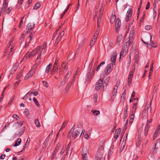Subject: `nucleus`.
I'll use <instances>...</instances> for the list:
<instances>
[{
  "instance_id": "f257e3e1",
  "label": "nucleus",
  "mask_w": 160,
  "mask_h": 160,
  "mask_svg": "<svg viewBox=\"0 0 160 160\" xmlns=\"http://www.w3.org/2000/svg\"><path fill=\"white\" fill-rule=\"evenodd\" d=\"M40 49V47H37L34 50H33L32 52H31L29 53L28 52L25 56H24V58H28L31 57H32L34 56L36 54L38 53Z\"/></svg>"
},
{
  "instance_id": "f03ea898",
  "label": "nucleus",
  "mask_w": 160,
  "mask_h": 160,
  "mask_svg": "<svg viewBox=\"0 0 160 160\" xmlns=\"http://www.w3.org/2000/svg\"><path fill=\"white\" fill-rule=\"evenodd\" d=\"M103 81V78H101L97 81L95 87L96 90L97 91H98L102 88V86L103 87L102 84Z\"/></svg>"
},
{
  "instance_id": "7ed1b4c3",
  "label": "nucleus",
  "mask_w": 160,
  "mask_h": 160,
  "mask_svg": "<svg viewBox=\"0 0 160 160\" xmlns=\"http://www.w3.org/2000/svg\"><path fill=\"white\" fill-rule=\"evenodd\" d=\"M35 24L34 22H29L26 28V32L27 33L33 30Z\"/></svg>"
},
{
  "instance_id": "20e7f679",
  "label": "nucleus",
  "mask_w": 160,
  "mask_h": 160,
  "mask_svg": "<svg viewBox=\"0 0 160 160\" xmlns=\"http://www.w3.org/2000/svg\"><path fill=\"white\" fill-rule=\"evenodd\" d=\"M36 67L34 66L31 69L30 71L27 74L25 77L24 78L25 80H26L28 79L29 78H30L32 76L33 74L34 73V72L35 71V69Z\"/></svg>"
},
{
  "instance_id": "39448f33",
  "label": "nucleus",
  "mask_w": 160,
  "mask_h": 160,
  "mask_svg": "<svg viewBox=\"0 0 160 160\" xmlns=\"http://www.w3.org/2000/svg\"><path fill=\"white\" fill-rule=\"evenodd\" d=\"M113 64L110 63L108 65L106 68L105 73L106 75H108L112 71L113 68Z\"/></svg>"
},
{
  "instance_id": "423d86ee",
  "label": "nucleus",
  "mask_w": 160,
  "mask_h": 160,
  "mask_svg": "<svg viewBox=\"0 0 160 160\" xmlns=\"http://www.w3.org/2000/svg\"><path fill=\"white\" fill-rule=\"evenodd\" d=\"M132 13V10L130 8L128 10L126 15L125 21L126 22H128L129 21L131 18Z\"/></svg>"
},
{
  "instance_id": "0eeeda50",
  "label": "nucleus",
  "mask_w": 160,
  "mask_h": 160,
  "mask_svg": "<svg viewBox=\"0 0 160 160\" xmlns=\"http://www.w3.org/2000/svg\"><path fill=\"white\" fill-rule=\"evenodd\" d=\"M117 52L116 51H114L112 55L111 56V61L112 62L113 65H115L117 58Z\"/></svg>"
},
{
  "instance_id": "6e6552de",
  "label": "nucleus",
  "mask_w": 160,
  "mask_h": 160,
  "mask_svg": "<svg viewBox=\"0 0 160 160\" xmlns=\"http://www.w3.org/2000/svg\"><path fill=\"white\" fill-rule=\"evenodd\" d=\"M34 33H35L34 32H31L29 35V42H28V40H26V42L24 46L25 48H26L28 46L30 42L32 40V38L33 37V35Z\"/></svg>"
},
{
  "instance_id": "1a4fd4ad",
  "label": "nucleus",
  "mask_w": 160,
  "mask_h": 160,
  "mask_svg": "<svg viewBox=\"0 0 160 160\" xmlns=\"http://www.w3.org/2000/svg\"><path fill=\"white\" fill-rule=\"evenodd\" d=\"M121 22L119 18H117L115 22V29L117 32L120 28V26L121 25Z\"/></svg>"
},
{
  "instance_id": "9d476101",
  "label": "nucleus",
  "mask_w": 160,
  "mask_h": 160,
  "mask_svg": "<svg viewBox=\"0 0 160 160\" xmlns=\"http://www.w3.org/2000/svg\"><path fill=\"white\" fill-rule=\"evenodd\" d=\"M64 34V31H63L62 32H61L60 33L58 37L57 38V39L56 40L55 44H56V45L58 44L60 41L61 40L62 37L63 36Z\"/></svg>"
},
{
  "instance_id": "9b49d317",
  "label": "nucleus",
  "mask_w": 160,
  "mask_h": 160,
  "mask_svg": "<svg viewBox=\"0 0 160 160\" xmlns=\"http://www.w3.org/2000/svg\"><path fill=\"white\" fill-rule=\"evenodd\" d=\"M24 122L23 121H19L15 123L13 125V126L16 128L21 127L23 124Z\"/></svg>"
},
{
  "instance_id": "f8f14e48",
  "label": "nucleus",
  "mask_w": 160,
  "mask_h": 160,
  "mask_svg": "<svg viewBox=\"0 0 160 160\" xmlns=\"http://www.w3.org/2000/svg\"><path fill=\"white\" fill-rule=\"evenodd\" d=\"M75 125H74L70 129L68 135V139H70L72 135L73 134V132L75 129Z\"/></svg>"
},
{
  "instance_id": "ddd939ff",
  "label": "nucleus",
  "mask_w": 160,
  "mask_h": 160,
  "mask_svg": "<svg viewBox=\"0 0 160 160\" xmlns=\"http://www.w3.org/2000/svg\"><path fill=\"white\" fill-rule=\"evenodd\" d=\"M41 53H40L38 56L35 61L36 64L34 65V67H37V65L40 63L41 57Z\"/></svg>"
},
{
  "instance_id": "4468645a",
  "label": "nucleus",
  "mask_w": 160,
  "mask_h": 160,
  "mask_svg": "<svg viewBox=\"0 0 160 160\" xmlns=\"http://www.w3.org/2000/svg\"><path fill=\"white\" fill-rule=\"evenodd\" d=\"M103 154L102 152H100L97 154L96 157V159L97 160H103Z\"/></svg>"
},
{
  "instance_id": "2eb2a0df",
  "label": "nucleus",
  "mask_w": 160,
  "mask_h": 160,
  "mask_svg": "<svg viewBox=\"0 0 160 160\" xmlns=\"http://www.w3.org/2000/svg\"><path fill=\"white\" fill-rule=\"evenodd\" d=\"M83 160H88L87 151L85 149H83L82 153Z\"/></svg>"
},
{
  "instance_id": "dca6fc26",
  "label": "nucleus",
  "mask_w": 160,
  "mask_h": 160,
  "mask_svg": "<svg viewBox=\"0 0 160 160\" xmlns=\"http://www.w3.org/2000/svg\"><path fill=\"white\" fill-rule=\"evenodd\" d=\"M80 133V131L78 130H76L74 133H73V134L72 137V138L73 140L74 139L77 137L79 135Z\"/></svg>"
},
{
  "instance_id": "f3484780",
  "label": "nucleus",
  "mask_w": 160,
  "mask_h": 160,
  "mask_svg": "<svg viewBox=\"0 0 160 160\" xmlns=\"http://www.w3.org/2000/svg\"><path fill=\"white\" fill-rule=\"evenodd\" d=\"M69 78V77L68 76H65L63 78V80L60 82V86H62L65 85L66 82H67Z\"/></svg>"
},
{
  "instance_id": "a211bd4d",
  "label": "nucleus",
  "mask_w": 160,
  "mask_h": 160,
  "mask_svg": "<svg viewBox=\"0 0 160 160\" xmlns=\"http://www.w3.org/2000/svg\"><path fill=\"white\" fill-rule=\"evenodd\" d=\"M104 4H102L101 5L98 15V16L100 17H101L102 16V15L104 10Z\"/></svg>"
},
{
  "instance_id": "6ab92c4d",
  "label": "nucleus",
  "mask_w": 160,
  "mask_h": 160,
  "mask_svg": "<svg viewBox=\"0 0 160 160\" xmlns=\"http://www.w3.org/2000/svg\"><path fill=\"white\" fill-rule=\"evenodd\" d=\"M125 110L123 112V118L124 119L128 117V105H126L125 108Z\"/></svg>"
},
{
  "instance_id": "aec40b11",
  "label": "nucleus",
  "mask_w": 160,
  "mask_h": 160,
  "mask_svg": "<svg viewBox=\"0 0 160 160\" xmlns=\"http://www.w3.org/2000/svg\"><path fill=\"white\" fill-rule=\"evenodd\" d=\"M94 73V71H92L91 74H90V71H89L87 73V80H90L91 78H92V74Z\"/></svg>"
},
{
  "instance_id": "412c9836",
  "label": "nucleus",
  "mask_w": 160,
  "mask_h": 160,
  "mask_svg": "<svg viewBox=\"0 0 160 160\" xmlns=\"http://www.w3.org/2000/svg\"><path fill=\"white\" fill-rule=\"evenodd\" d=\"M21 142V139L20 138H18L17 140V141L15 142V144L14 145V147H16L18 146Z\"/></svg>"
},
{
  "instance_id": "4be33fe9",
  "label": "nucleus",
  "mask_w": 160,
  "mask_h": 160,
  "mask_svg": "<svg viewBox=\"0 0 160 160\" xmlns=\"http://www.w3.org/2000/svg\"><path fill=\"white\" fill-rule=\"evenodd\" d=\"M41 5V3L40 2H37L34 6L33 9L37 10L40 8Z\"/></svg>"
},
{
  "instance_id": "5701e85b",
  "label": "nucleus",
  "mask_w": 160,
  "mask_h": 160,
  "mask_svg": "<svg viewBox=\"0 0 160 160\" xmlns=\"http://www.w3.org/2000/svg\"><path fill=\"white\" fill-rule=\"evenodd\" d=\"M19 65V63L18 62H16L15 65L12 68V71H13L14 72H15L16 70L18 68V66Z\"/></svg>"
},
{
  "instance_id": "b1692460",
  "label": "nucleus",
  "mask_w": 160,
  "mask_h": 160,
  "mask_svg": "<svg viewBox=\"0 0 160 160\" xmlns=\"http://www.w3.org/2000/svg\"><path fill=\"white\" fill-rule=\"evenodd\" d=\"M109 77H108L105 80L104 82L103 85V88L105 86H106L107 85L109 81Z\"/></svg>"
},
{
  "instance_id": "393cba45",
  "label": "nucleus",
  "mask_w": 160,
  "mask_h": 160,
  "mask_svg": "<svg viewBox=\"0 0 160 160\" xmlns=\"http://www.w3.org/2000/svg\"><path fill=\"white\" fill-rule=\"evenodd\" d=\"M152 102L151 100L150 102H149L148 104L147 105V108H148L149 110L151 113H152Z\"/></svg>"
},
{
  "instance_id": "a878e982",
  "label": "nucleus",
  "mask_w": 160,
  "mask_h": 160,
  "mask_svg": "<svg viewBox=\"0 0 160 160\" xmlns=\"http://www.w3.org/2000/svg\"><path fill=\"white\" fill-rule=\"evenodd\" d=\"M52 65L50 63L46 67V72L48 74L50 71V70L51 69V68L52 67Z\"/></svg>"
},
{
  "instance_id": "bb28decb",
  "label": "nucleus",
  "mask_w": 160,
  "mask_h": 160,
  "mask_svg": "<svg viewBox=\"0 0 160 160\" xmlns=\"http://www.w3.org/2000/svg\"><path fill=\"white\" fill-rule=\"evenodd\" d=\"M160 124L158 125L157 127V129L154 132V133L155 134H157L158 135H159V134L160 133Z\"/></svg>"
},
{
  "instance_id": "cd10ccee",
  "label": "nucleus",
  "mask_w": 160,
  "mask_h": 160,
  "mask_svg": "<svg viewBox=\"0 0 160 160\" xmlns=\"http://www.w3.org/2000/svg\"><path fill=\"white\" fill-rule=\"evenodd\" d=\"M139 55L138 52H137V53H136L134 55V58L135 60V62L137 63V64L138 63V61L139 60Z\"/></svg>"
},
{
  "instance_id": "c85d7f7f",
  "label": "nucleus",
  "mask_w": 160,
  "mask_h": 160,
  "mask_svg": "<svg viewBox=\"0 0 160 160\" xmlns=\"http://www.w3.org/2000/svg\"><path fill=\"white\" fill-rule=\"evenodd\" d=\"M34 122L37 127L39 128L40 127L41 125L38 119H36Z\"/></svg>"
},
{
  "instance_id": "c756f323",
  "label": "nucleus",
  "mask_w": 160,
  "mask_h": 160,
  "mask_svg": "<svg viewBox=\"0 0 160 160\" xmlns=\"http://www.w3.org/2000/svg\"><path fill=\"white\" fill-rule=\"evenodd\" d=\"M33 100L38 107L39 108L40 107V106L36 98L34 97L33 98Z\"/></svg>"
},
{
  "instance_id": "7c9ffc66",
  "label": "nucleus",
  "mask_w": 160,
  "mask_h": 160,
  "mask_svg": "<svg viewBox=\"0 0 160 160\" xmlns=\"http://www.w3.org/2000/svg\"><path fill=\"white\" fill-rule=\"evenodd\" d=\"M149 128L148 126H145L144 133V135L145 136H147Z\"/></svg>"
},
{
  "instance_id": "2f4dec72",
  "label": "nucleus",
  "mask_w": 160,
  "mask_h": 160,
  "mask_svg": "<svg viewBox=\"0 0 160 160\" xmlns=\"http://www.w3.org/2000/svg\"><path fill=\"white\" fill-rule=\"evenodd\" d=\"M91 112H92L94 116H97L99 114L100 112L98 110H92Z\"/></svg>"
},
{
  "instance_id": "473e14b6",
  "label": "nucleus",
  "mask_w": 160,
  "mask_h": 160,
  "mask_svg": "<svg viewBox=\"0 0 160 160\" xmlns=\"http://www.w3.org/2000/svg\"><path fill=\"white\" fill-rule=\"evenodd\" d=\"M116 18V17L115 15L112 14L110 18V22H113L115 20Z\"/></svg>"
},
{
  "instance_id": "72a5a7b5",
  "label": "nucleus",
  "mask_w": 160,
  "mask_h": 160,
  "mask_svg": "<svg viewBox=\"0 0 160 160\" xmlns=\"http://www.w3.org/2000/svg\"><path fill=\"white\" fill-rule=\"evenodd\" d=\"M22 71H20L16 77V79L18 80L20 78L22 75Z\"/></svg>"
},
{
  "instance_id": "f704fd0d",
  "label": "nucleus",
  "mask_w": 160,
  "mask_h": 160,
  "mask_svg": "<svg viewBox=\"0 0 160 160\" xmlns=\"http://www.w3.org/2000/svg\"><path fill=\"white\" fill-rule=\"evenodd\" d=\"M117 89L118 88L116 86H115L113 88V91L112 92V95L113 96H115L116 95Z\"/></svg>"
},
{
  "instance_id": "c9c22d12",
  "label": "nucleus",
  "mask_w": 160,
  "mask_h": 160,
  "mask_svg": "<svg viewBox=\"0 0 160 160\" xmlns=\"http://www.w3.org/2000/svg\"><path fill=\"white\" fill-rule=\"evenodd\" d=\"M67 123L68 122L67 121H65L63 122L62 125L59 130V131L63 129L67 125Z\"/></svg>"
},
{
  "instance_id": "e433bc0d",
  "label": "nucleus",
  "mask_w": 160,
  "mask_h": 160,
  "mask_svg": "<svg viewBox=\"0 0 160 160\" xmlns=\"http://www.w3.org/2000/svg\"><path fill=\"white\" fill-rule=\"evenodd\" d=\"M105 63V62L104 61L102 62H101L100 63L98 66L96 70V71L98 72L100 69L102 65L104 64Z\"/></svg>"
},
{
  "instance_id": "4c0bfd02",
  "label": "nucleus",
  "mask_w": 160,
  "mask_h": 160,
  "mask_svg": "<svg viewBox=\"0 0 160 160\" xmlns=\"http://www.w3.org/2000/svg\"><path fill=\"white\" fill-rule=\"evenodd\" d=\"M62 68L64 70H65L67 69L66 66V63L64 62H62L61 65Z\"/></svg>"
},
{
  "instance_id": "58836bf2",
  "label": "nucleus",
  "mask_w": 160,
  "mask_h": 160,
  "mask_svg": "<svg viewBox=\"0 0 160 160\" xmlns=\"http://www.w3.org/2000/svg\"><path fill=\"white\" fill-rule=\"evenodd\" d=\"M50 134L48 136L47 138L45 139V141L44 142V144L45 145L47 146L48 144V142L49 140Z\"/></svg>"
},
{
  "instance_id": "ea45409f",
  "label": "nucleus",
  "mask_w": 160,
  "mask_h": 160,
  "mask_svg": "<svg viewBox=\"0 0 160 160\" xmlns=\"http://www.w3.org/2000/svg\"><path fill=\"white\" fill-rule=\"evenodd\" d=\"M148 111L146 109H145L143 111L142 114V115L143 116L146 117L147 115Z\"/></svg>"
},
{
  "instance_id": "a19ab883",
  "label": "nucleus",
  "mask_w": 160,
  "mask_h": 160,
  "mask_svg": "<svg viewBox=\"0 0 160 160\" xmlns=\"http://www.w3.org/2000/svg\"><path fill=\"white\" fill-rule=\"evenodd\" d=\"M70 85H69V84H67L64 90L65 92L66 93H67L68 92L70 88Z\"/></svg>"
},
{
  "instance_id": "79ce46f5",
  "label": "nucleus",
  "mask_w": 160,
  "mask_h": 160,
  "mask_svg": "<svg viewBox=\"0 0 160 160\" xmlns=\"http://www.w3.org/2000/svg\"><path fill=\"white\" fill-rule=\"evenodd\" d=\"M160 142V138L158 139L157 140V142L155 143V148L153 149V151H154L155 149H158V147H156V145L158 142Z\"/></svg>"
},
{
  "instance_id": "37998d69",
  "label": "nucleus",
  "mask_w": 160,
  "mask_h": 160,
  "mask_svg": "<svg viewBox=\"0 0 160 160\" xmlns=\"http://www.w3.org/2000/svg\"><path fill=\"white\" fill-rule=\"evenodd\" d=\"M138 105V103L137 102L136 103H134L133 104V105L132 107V110L134 112H135L137 109V106Z\"/></svg>"
},
{
  "instance_id": "c03bdc74",
  "label": "nucleus",
  "mask_w": 160,
  "mask_h": 160,
  "mask_svg": "<svg viewBox=\"0 0 160 160\" xmlns=\"http://www.w3.org/2000/svg\"><path fill=\"white\" fill-rule=\"evenodd\" d=\"M128 120H127V121L126 122L125 124V125L124 126V127L123 128V129H124V133H125V131L126 130V129H127V125H128Z\"/></svg>"
},
{
  "instance_id": "a18cd8bd",
  "label": "nucleus",
  "mask_w": 160,
  "mask_h": 160,
  "mask_svg": "<svg viewBox=\"0 0 160 160\" xmlns=\"http://www.w3.org/2000/svg\"><path fill=\"white\" fill-rule=\"evenodd\" d=\"M57 152H53L52 153L51 157V160H53L56 157Z\"/></svg>"
},
{
  "instance_id": "49530a36",
  "label": "nucleus",
  "mask_w": 160,
  "mask_h": 160,
  "mask_svg": "<svg viewBox=\"0 0 160 160\" xmlns=\"http://www.w3.org/2000/svg\"><path fill=\"white\" fill-rule=\"evenodd\" d=\"M8 5V2H6V0H4L2 7L7 8Z\"/></svg>"
},
{
  "instance_id": "de8ad7c7",
  "label": "nucleus",
  "mask_w": 160,
  "mask_h": 160,
  "mask_svg": "<svg viewBox=\"0 0 160 160\" xmlns=\"http://www.w3.org/2000/svg\"><path fill=\"white\" fill-rule=\"evenodd\" d=\"M55 69V71H57L59 70L58 67V64H54L53 69Z\"/></svg>"
},
{
  "instance_id": "09e8293b",
  "label": "nucleus",
  "mask_w": 160,
  "mask_h": 160,
  "mask_svg": "<svg viewBox=\"0 0 160 160\" xmlns=\"http://www.w3.org/2000/svg\"><path fill=\"white\" fill-rule=\"evenodd\" d=\"M33 93L34 95L35 96H37L38 94V92H37L35 91L34 93H33L32 92H28L27 94H29V95H31Z\"/></svg>"
},
{
  "instance_id": "8fccbe9b",
  "label": "nucleus",
  "mask_w": 160,
  "mask_h": 160,
  "mask_svg": "<svg viewBox=\"0 0 160 160\" xmlns=\"http://www.w3.org/2000/svg\"><path fill=\"white\" fill-rule=\"evenodd\" d=\"M122 35H120L118 36V37L117 38V41L118 42H119L122 39Z\"/></svg>"
},
{
  "instance_id": "3c124183",
  "label": "nucleus",
  "mask_w": 160,
  "mask_h": 160,
  "mask_svg": "<svg viewBox=\"0 0 160 160\" xmlns=\"http://www.w3.org/2000/svg\"><path fill=\"white\" fill-rule=\"evenodd\" d=\"M98 98L97 94H94L93 95L94 100L95 102H96L97 101V99Z\"/></svg>"
},
{
  "instance_id": "603ef678",
  "label": "nucleus",
  "mask_w": 160,
  "mask_h": 160,
  "mask_svg": "<svg viewBox=\"0 0 160 160\" xmlns=\"http://www.w3.org/2000/svg\"><path fill=\"white\" fill-rule=\"evenodd\" d=\"M42 82L43 83V85L46 87L48 88V83L46 82H45L44 81H42Z\"/></svg>"
},
{
  "instance_id": "864d4df0",
  "label": "nucleus",
  "mask_w": 160,
  "mask_h": 160,
  "mask_svg": "<svg viewBox=\"0 0 160 160\" xmlns=\"http://www.w3.org/2000/svg\"><path fill=\"white\" fill-rule=\"evenodd\" d=\"M152 122V119H150L149 120H148L147 121L146 125L145 126H148L149 128L150 127V125H149V124L151 122Z\"/></svg>"
},
{
  "instance_id": "5fc2aeb1",
  "label": "nucleus",
  "mask_w": 160,
  "mask_h": 160,
  "mask_svg": "<svg viewBox=\"0 0 160 160\" xmlns=\"http://www.w3.org/2000/svg\"><path fill=\"white\" fill-rule=\"evenodd\" d=\"M151 38H151V36L150 41L151 42V45L152 47H154V48L156 47L157 46H156V44H155L152 42H151Z\"/></svg>"
},
{
  "instance_id": "6e6d98bb",
  "label": "nucleus",
  "mask_w": 160,
  "mask_h": 160,
  "mask_svg": "<svg viewBox=\"0 0 160 160\" xmlns=\"http://www.w3.org/2000/svg\"><path fill=\"white\" fill-rule=\"evenodd\" d=\"M12 9V7H9L6 10L7 13H9Z\"/></svg>"
},
{
  "instance_id": "4d7b16f0",
  "label": "nucleus",
  "mask_w": 160,
  "mask_h": 160,
  "mask_svg": "<svg viewBox=\"0 0 160 160\" xmlns=\"http://www.w3.org/2000/svg\"><path fill=\"white\" fill-rule=\"evenodd\" d=\"M6 8L4 7H3L2 6V8L0 11V12L2 13H4L5 11Z\"/></svg>"
},
{
  "instance_id": "13d9d810",
  "label": "nucleus",
  "mask_w": 160,
  "mask_h": 160,
  "mask_svg": "<svg viewBox=\"0 0 160 160\" xmlns=\"http://www.w3.org/2000/svg\"><path fill=\"white\" fill-rule=\"evenodd\" d=\"M64 147H63L62 148V149L61 151L59 153V155H62L63 153L65 151V149L64 148Z\"/></svg>"
},
{
  "instance_id": "bf43d9fd",
  "label": "nucleus",
  "mask_w": 160,
  "mask_h": 160,
  "mask_svg": "<svg viewBox=\"0 0 160 160\" xmlns=\"http://www.w3.org/2000/svg\"><path fill=\"white\" fill-rule=\"evenodd\" d=\"M126 97V92L125 91H124L123 92L122 94V95L121 97V98H123V99H124Z\"/></svg>"
},
{
  "instance_id": "052dcab7",
  "label": "nucleus",
  "mask_w": 160,
  "mask_h": 160,
  "mask_svg": "<svg viewBox=\"0 0 160 160\" xmlns=\"http://www.w3.org/2000/svg\"><path fill=\"white\" fill-rule=\"evenodd\" d=\"M128 136V133H126V135L123 138V142H126V140Z\"/></svg>"
},
{
  "instance_id": "680f3d73",
  "label": "nucleus",
  "mask_w": 160,
  "mask_h": 160,
  "mask_svg": "<svg viewBox=\"0 0 160 160\" xmlns=\"http://www.w3.org/2000/svg\"><path fill=\"white\" fill-rule=\"evenodd\" d=\"M25 34L24 32H23V33L22 34V36H21V38L20 39V40L21 41V42H22L24 40V37L23 36Z\"/></svg>"
},
{
  "instance_id": "e2e57ef3",
  "label": "nucleus",
  "mask_w": 160,
  "mask_h": 160,
  "mask_svg": "<svg viewBox=\"0 0 160 160\" xmlns=\"http://www.w3.org/2000/svg\"><path fill=\"white\" fill-rule=\"evenodd\" d=\"M85 138L86 139H88L89 137V135L88 133L86 132L84 135Z\"/></svg>"
},
{
  "instance_id": "0e129e2a",
  "label": "nucleus",
  "mask_w": 160,
  "mask_h": 160,
  "mask_svg": "<svg viewBox=\"0 0 160 160\" xmlns=\"http://www.w3.org/2000/svg\"><path fill=\"white\" fill-rule=\"evenodd\" d=\"M12 117L14 118H15L16 120H18L19 118V117L17 116V114H14L12 115Z\"/></svg>"
},
{
  "instance_id": "69168bd1",
  "label": "nucleus",
  "mask_w": 160,
  "mask_h": 160,
  "mask_svg": "<svg viewBox=\"0 0 160 160\" xmlns=\"http://www.w3.org/2000/svg\"><path fill=\"white\" fill-rule=\"evenodd\" d=\"M46 46V42H44L43 43V45L41 46V48L42 49H44L45 48Z\"/></svg>"
},
{
  "instance_id": "338daca9",
  "label": "nucleus",
  "mask_w": 160,
  "mask_h": 160,
  "mask_svg": "<svg viewBox=\"0 0 160 160\" xmlns=\"http://www.w3.org/2000/svg\"><path fill=\"white\" fill-rule=\"evenodd\" d=\"M133 73V72L132 71H131L130 72V74L129 75L128 78H132L133 76L132 73Z\"/></svg>"
},
{
  "instance_id": "774afa93",
  "label": "nucleus",
  "mask_w": 160,
  "mask_h": 160,
  "mask_svg": "<svg viewBox=\"0 0 160 160\" xmlns=\"http://www.w3.org/2000/svg\"><path fill=\"white\" fill-rule=\"evenodd\" d=\"M145 29L147 30H149L151 28V26L150 25H147L145 27Z\"/></svg>"
}]
</instances>
